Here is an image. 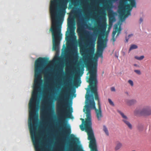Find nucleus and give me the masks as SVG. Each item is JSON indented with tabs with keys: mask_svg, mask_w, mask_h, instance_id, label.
Masks as SVG:
<instances>
[{
	"mask_svg": "<svg viewBox=\"0 0 151 151\" xmlns=\"http://www.w3.org/2000/svg\"><path fill=\"white\" fill-rule=\"evenodd\" d=\"M136 101L135 100H131L127 102V104L129 105H131L135 104Z\"/></svg>",
	"mask_w": 151,
	"mask_h": 151,
	"instance_id": "nucleus-17",
	"label": "nucleus"
},
{
	"mask_svg": "<svg viewBox=\"0 0 151 151\" xmlns=\"http://www.w3.org/2000/svg\"><path fill=\"white\" fill-rule=\"evenodd\" d=\"M134 65L135 66L138 67H139V65H137V64H134Z\"/></svg>",
	"mask_w": 151,
	"mask_h": 151,
	"instance_id": "nucleus-29",
	"label": "nucleus"
},
{
	"mask_svg": "<svg viewBox=\"0 0 151 151\" xmlns=\"http://www.w3.org/2000/svg\"><path fill=\"white\" fill-rule=\"evenodd\" d=\"M68 25L69 29L70 31L72 28V19H68Z\"/></svg>",
	"mask_w": 151,
	"mask_h": 151,
	"instance_id": "nucleus-14",
	"label": "nucleus"
},
{
	"mask_svg": "<svg viewBox=\"0 0 151 151\" xmlns=\"http://www.w3.org/2000/svg\"><path fill=\"white\" fill-rule=\"evenodd\" d=\"M66 92V93L64 92V93L60 96L58 99V100L60 101V105L62 106V108L64 109L61 110L62 113L61 119L63 123H64L65 119L71 118L72 113L73 111V108L71 106V105L70 106L67 103L69 93L68 91Z\"/></svg>",
	"mask_w": 151,
	"mask_h": 151,
	"instance_id": "nucleus-4",
	"label": "nucleus"
},
{
	"mask_svg": "<svg viewBox=\"0 0 151 151\" xmlns=\"http://www.w3.org/2000/svg\"><path fill=\"white\" fill-rule=\"evenodd\" d=\"M141 115L149 116L151 115V107L147 106L141 109Z\"/></svg>",
	"mask_w": 151,
	"mask_h": 151,
	"instance_id": "nucleus-12",
	"label": "nucleus"
},
{
	"mask_svg": "<svg viewBox=\"0 0 151 151\" xmlns=\"http://www.w3.org/2000/svg\"><path fill=\"white\" fill-rule=\"evenodd\" d=\"M137 46L135 45H131L129 51H130L131 50L136 49L137 48Z\"/></svg>",
	"mask_w": 151,
	"mask_h": 151,
	"instance_id": "nucleus-20",
	"label": "nucleus"
},
{
	"mask_svg": "<svg viewBox=\"0 0 151 151\" xmlns=\"http://www.w3.org/2000/svg\"><path fill=\"white\" fill-rule=\"evenodd\" d=\"M108 100V101L109 102V104H110V105H111L112 106H114V103L110 99H109Z\"/></svg>",
	"mask_w": 151,
	"mask_h": 151,
	"instance_id": "nucleus-23",
	"label": "nucleus"
},
{
	"mask_svg": "<svg viewBox=\"0 0 151 151\" xmlns=\"http://www.w3.org/2000/svg\"><path fill=\"white\" fill-rule=\"evenodd\" d=\"M101 14L100 17L101 19V24L98 25V27L100 31L104 33L106 30L107 26L106 17V14L104 11H101Z\"/></svg>",
	"mask_w": 151,
	"mask_h": 151,
	"instance_id": "nucleus-9",
	"label": "nucleus"
},
{
	"mask_svg": "<svg viewBox=\"0 0 151 151\" xmlns=\"http://www.w3.org/2000/svg\"><path fill=\"white\" fill-rule=\"evenodd\" d=\"M117 112L121 115L123 118L122 121L128 126L129 129H131L132 128V125L129 122L127 117L120 111L117 110Z\"/></svg>",
	"mask_w": 151,
	"mask_h": 151,
	"instance_id": "nucleus-11",
	"label": "nucleus"
},
{
	"mask_svg": "<svg viewBox=\"0 0 151 151\" xmlns=\"http://www.w3.org/2000/svg\"><path fill=\"white\" fill-rule=\"evenodd\" d=\"M67 37H66V40H67Z\"/></svg>",
	"mask_w": 151,
	"mask_h": 151,
	"instance_id": "nucleus-34",
	"label": "nucleus"
},
{
	"mask_svg": "<svg viewBox=\"0 0 151 151\" xmlns=\"http://www.w3.org/2000/svg\"><path fill=\"white\" fill-rule=\"evenodd\" d=\"M65 134L66 135H69L71 133V129L69 127H67L66 128L65 130Z\"/></svg>",
	"mask_w": 151,
	"mask_h": 151,
	"instance_id": "nucleus-19",
	"label": "nucleus"
},
{
	"mask_svg": "<svg viewBox=\"0 0 151 151\" xmlns=\"http://www.w3.org/2000/svg\"><path fill=\"white\" fill-rule=\"evenodd\" d=\"M114 14L113 10L111 9L109 10L108 15L109 17V22L110 24L112 23L114 19Z\"/></svg>",
	"mask_w": 151,
	"mask_h": 151,
	"instance_id": "nucleus-13",
	"label": "nucleus"
},
{
	"mask_svg": "<svg viewBox=\"0 0 151 151\" xmlns=\"http://www.w3.org/2000/svg\"><path fill=\"white\" fill-rule=\"evenodd\" d=\"M106 8H107L108 9H109V6H108V5L106 6Z\"/></svg>",
	"mask_w": 151,
	"mask_h": 151,
	"instance_id": "nucleus-31",
	"label": "nucleus"
},
{
	"mask_svg": "<svg viewBox=\"0 0 151 151\" xmlns=\"http://www.w3.org/2000/svg\"><path fill=\"white\" fill-rule=\"evenodd\" d=\"M78 70H80V69H79V68H78Z\"/></svg>",
	"mask_w": 151,
	"mask_h": 151,
	"instance_id": "nucleus-35",
	"label": "nucleus"
},
{
	"mask_svg": "<svg viewBox=\"0 0 151 151\" xmlns=\"http://www.w3.org/2000/svg\"><path fill=\"white\" fill-rule=\"evenodd\" d=\"M103 130L105 132L107 136H109V133L108 130V129L106 127L105 125H104L103 127Z\"/></svg>",
	"mask_w": 151,
	"mask_h": 151,
	"instance_id": "nucleus-18",
	"label": "nucleus"
},
{
	"mask_svg": "<svg viewBox=\"0 0 151 151\" xmlns=\"http://www.w3.org/2000/svg\"><path fill=\"white\" fill-rule=\"evenodd\" d=\"M134 72L140 75L141 74V72L140 70H134Z\"/></svg>",
	"mask_w": 151,
	"mask_h": 151,
	"instance_id": "nucleus-26",
	"label": "nucleus"
},
{
	"mask_svg": "<svg viewBox=\"0 0 151 151\" xmlns=\"http://www.w3.org/2000/svg\"><path fill=\"white\" fill-rule=\"evenodd\" d=\"M122 143L119 142H117L116 143V145L115 148V150H119L122 147Z\"/></svg>",
	"mask_w": 151,
	"mask_h": 151,
	"instance_id": "nucleus-15",
	"label": "nucleus"
},
{
	"mask_svg": "<svg viewBox=\"0 0 151 151\" xmlns=\"http://www.w3.org/2000/svg\"><path fill=\"white\" fill-rule=\"evenodd\" d=\"M87 132L88 139L90 141L89 147L91 151H98L97 149L96 140L92 129H84Z\"/></svg>",
	"mask_w": 151,
	"mask_h": 151,
	"instance_id": "nucleus-6",
	"label": "nucleus"
},
{
	"mask_svg": "<svg viewBox=\"0 0 151 151\" xmlns=\"http://www.w3.org/2000/svg\"><path fill=\"white\" fill-rule=\"evenodd\" d=\"M71 139L72 140L74 141L75 140L77 139V138L76 137H74V135L73 134H72L70 135Z\"/></svg>",
	"mask_w": 151,
	"mask_h": 151,
	"instance_id": "nucleus-24",
	"label": "nucleus"
},
{
	"mask_svg": "<svg viewBox=\"0 0 151 151\" xmlns=\"http://www.w3.org/2000/svg\"><path fill=\"white\" fill-rule=\"evenodd\" d=\"M111 91H115V89L114 87H112L111 88Z\"/></svg>",
	"mask_w": 151,
	"mask_h": 151,
	"instance_id": "nucleus-27",
	"label": "nucleus"
},
{
	"mask_svg": "<svg viewBox=\"0 0 151 151\" xmlns=\"http://www.w3.org/2000/svg\"><path fill=\"white\" fill-rule=\"evenodd\" d=\"M68 0H51L50 10L52 19V25L50 30L52 33L53 49L56 51L59 48L60 41L62 39L61 34L62 22L59 15L64 12L67 8Z\"/></svg>",
	"mask_w": 151,
	"mask_h": 151,
	"instance_id": "nucleus-2",
	"label": "nucleus"
},
{
	"mask_svg": "<svg viewBox=\"0 0 151 151\" xmlns=\"http://www.w3.org/2000/svg\"><path fill=\"white\" fill-rule=\"evenodd\" d=\"M128 83L131 85L132 86H133L134 84L133 81L130 80H129L128 81Z\"/></svg>",
	"mask_w": 151,
	"mask_h": 151,
	"instance_id": "nucleus-25",
	"label": "nucleus"
},
{
	"mask_svg": "<svg viewBox=\"0 0 151 151\" xmlns=\"http://www.w3.org/2000/svg\"><path fill=\"white\" fill-rule=\"evenodd\" d=\"M94 46L91 44L89 45L88 49V54L86 57V61L84 62L85 65L88 72L87 73L90 74L87 82L89 83L88 88H86L88 92L91 91L95 95V98L98 101V109H97L95 106V103L94 100L93 95L89 93L86 95V104L84 106L85 108L83 109V112L86 114V121H84V129H92V122L91 118V109L95 110L96 116L99 121L101 120L103 117L101 105L97 93V57L96 56L93 57L94 52ZM82 130L84 129H81Z\"/></svg>",
	"mask_w": 151,
	"mask_h": 151,
	"instance_id": "nucleus-1",
	"label": "nucleus"
},
{
	"mask_svg": "<svg viewBox=\"0 0 151 151\" xmlns=\"http://www.w3.org/2000/svg\"><path fill=\"white\" fill-rule=\"evenodd\" d=\"M48 60L47 58L40 57L35 61L34 89L29 103V117H35V104L37 100L38 93L41 90V73L43 71L45 66L48 63Z\"/></svg>",
	"mask_w": 151,
	"mask_h": 151,
	"instance_id": "nucleus-3",
	"label": "nucleus"
},
{
	"mask_svg": "<svg viewBox=\"0 0 151 151\" xmlns=\"http://www.w3.org/2000/svg\"><path fill=\"white\" fill-rule=\"evenodd\" d=\"M97 44V54L98 56H102L103 50L106 47V43L105 41V39H103L101 37H99Z\"/></svg>",
	"mask_w": 151,
	"mask_h": 151,
	"instance_id": "nucleus-7",
	"label": "nucleus"
},
{
	"mask_svg": "<svg viewBox=\"0 0 151 151\" xmlns=\"http://www.w3.org/2000/svg\"><path fill=\"white\" fill-rule=\"evenodd\" d=\"M47 70L46 69H45V76H44V78L45 80L46 79H48L49 78V77L47 76Z\"/></svg>",
	"mask_w": 151,
	"mask_h": 151,
	"instance_id": "nucleus-22",
	"label": "nucleus"
},
{
	"mask_svg": "<svg viewBox=\"0 0 151 151\" xmlns=\"http://www.w3.org/2000/svg\"><path fill=\"white\" fill-rule=\"evenodd\" d=\"M143 22V19L142 18H140L139 19V22L140 23H142Z\"/></svg>",
	"mask_w": 151,
	"mask_h": 151,
	"instance_id": "nucleus-28",
	"label": "nucleus"
},
{
	"mask_svg": "<svg viewBox=\"0 0 151 151\" xmlns=\"http://www.w3.org/2000/svg\"><path fill=\"white\" fill-rule=\"evenodd\" d=\"M79 39L82 41L88 40L89 36V32L83 29L81 27H78L77 29Z\"/></svg>",
	"mask_w": 151,
	"mask_h": 151,
	"instance_id": "nucleus-8",
	"label": "nucleus"
},
{
	"mask_svg": "<svg viewBox=\"0 0 151 151\" xmlns=\"http://www.w3.org/2000/svg\"><path fill=\"white\" fill-rule=\"evenodd\" d=\"M81 119L82 120V122H83L84 121V119Z\"/></svg>",
	"mask_w": 151,
	"mask_h": 151,
	"instance_id": "nucleus-32",
	"label": "nucleus"
},
{
	"mask_svg": "<svg viewBox=\"0 0 151 151\" xmlns=\"http://www.w3.org/2000/svg\"><path fill=\"white\" fill-rule=\"evenodd\" d=\"M121 23L120 22H119L117 24H115L114 25V28L115 30H114L112 34V39L113 42H114L115 41V36L116 33L118 32L117 36L118 35L119 33L120 32L121 29V28L120 26L121 25Z\"/></svg>",
	"mask_w": 151,
	"mask_h": 151,
	"instance_id": "nucleus-10",
	"label": "nucleus"
},
{
	"mask_svg": "<svg viewBox=\"0 0 151 151\" xmlns=\"http://www.w3.org/2000/svg\"><path fill=\"white\" fill-rule=\"evenodd\" d=\"M132 35H132V34L129 35L128 37H131V36H132Z\"/></svg>",
	"mask_w": 151,
	"mask_h": 151,
	"instance_id": "nucleus-30",
	"label": "nucleus"
},
{
	"mask_svg": "<svg viewBox=\"0 0 151 151\" xmlns=\"http://www.w3.org/2000/svg\"><path fill=\"white\" fill-rule=\"evenodd\" d=\"M126 42H127L128 41V40L126 39Z\"/></svg>",
	"mask_w": 151,
	"mask_h": 151,
	"instance_id": "nucleus-33",
	"label": "nucleus"
},
{
	"mask_svg": "<svg viewBox=\"0 0 151 151\" xmlns=\"http://www.w3.org/2000/svg\"><path fill=\"white\" fill-rule=\"evenodd\" d=\"M129 2V4H124L121 3L119 6V13L120 14V20L122 22L125 18L131 15V12L133 7H136L135 0H126Z\"/></svg>",
	"mask_w": 151,
	"mask_h": 151,
	"instance_id": "nucleus-5",
	"label": "nucleus"
},
{
	"mask_svg": "<svg viewBox=\"0 0 151 151\" xmlns=\"http://www.w3.org/2000/svg\"><path fill=\"white\" fill-rule=\"evenodd\" d=\"M135 58L138 60H142L144 58V55L141 56L140 57H138L137 56H135L134 57Z\"/></svg>",
	"mask_w": 151,
	"mask_h": 151,
	"instance_id": "nucleus-21",
	"label": "nucleus"
},
{
	"mask_svg": "<svg viewBox=\"0 0 151 151\" xmlns=\"http://www.w3.org/2000/svg\"><path fill=\"white\" fill-rule=\"evenodd\" d=\"M141 109L138 108L136 109L134 111V114L135 115H137L139 114L141 115Z\"/></svg>",
	"mask_w": 151,
	"mask_h": 151,
	"instance_id": "nucleus-16",
	"label": "nucleus"
}]
</instances>
